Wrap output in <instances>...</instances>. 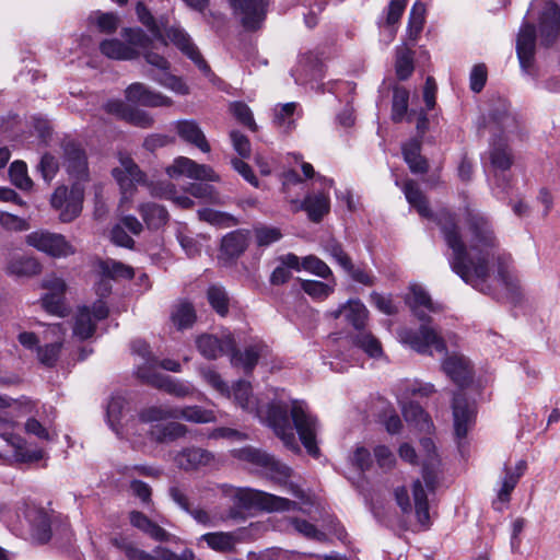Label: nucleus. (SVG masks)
<instances>
[{
    "instance_id": "1",
    "label": "nucleus",
    "mask_w": 560,
    "mask_h": 560,
    "mask_svg": "<svg viewBox=\"0 0 560 560\" xmlns=\"http://www.w3.org/2000/svg\"><path fill=\"white\" fill-rule=\"evenodd\" d=\"M435 220L452 250L451 268L466 283L483 293H491L497 284L515 288L512 258L501 250L492 224L483 213L470 208L465 210V236L459 221L450 211L441 210Z\"/></svg>"
},
{
    "instance_id": "2",
    "label": "nucleus",
    "mask_w": 560,
    "mask_h": 560,
    "mask_svg": "<svg viewBox=\"0 0 560 560\" xmlns=\"http://www.w3.org/2000/svg\"><path fill=\"white\" fill-rule=\"evenodd\" d=\"M136 13L138 21L151 36L140 27H126L121 32L126 43L116 38L106 39L100 45L102 54L118 60H132L142 56L152 67L150 75L155 82L176 94L187 95L189 88L182 78L170 72L171 63L159 52L158 44L167 47L168 43H173L205 73L210 72L209 66L189 35L179 26H170L166 15L155 18L142 2L137 3Z\"/></svg>"
},
{
    "instance_id": "3",
    "label": "nucleus",
    "mask_w": 560,
    "mask_h": 560,
    "mask_svg": "<svg viewBox=\"0 0 560 560\" xmlns=\"http://www.w3.org/2000/svg\"><path fill=\"white\" fill-rule=\"evenodd\" d=\"M408 304L413 314L423 322V324L418 329H399L398 338L400 342L422 354H432V349L439 353L444 352L446 350L444 339L428 325V316L421 310V307H423L428 312L436 313L441 311V305L435 304L427 291L419 285L411 287Z\"/></svg>"
},
{
    "instance_id": "4",
    "label": "nucleus",
    "mask_w": 560,
    "mask_h": 560,
    "mask_svg": "<svg viewBox=\"0 0 560 560\" xmlns=\"http://www.w3.org/2000/svg\"><path fill=\"white\" fill-rule=\"evenodd\" d=\"M84 185L73 183L70 188L58 186L50 198V206L59 212V220L69 223L82 212L84 201Z\"/></svg>"
},
{
    "instance_id": "5",
    "label": "nucleus",
    "mask_w": 560,
    "mask_h": 560,
    "mask_svg": "<svg viewBox=\"0 0 560 560\" xmlns=\"http://www.w3.org/2000/svg\"><path fill=\"white\" fill-rule=\"evenodd\" d=\"M234 499L241 508L245 509L260 508L269 512L300 510L294 501L250 488L236 489Z\"/></svg>"
},
{
    "instance_id": "6",
    "label": "nucleus",
    "mask_w": 560,
    "mask_h": 560,
    "mask_svg": "<svg viewBox=\"0 0 560 560\" xmlns=\"http://www.w3.org/2000/svg\"><path fill=\"white\" fill-rule=\"evenodd\" d=\"M233 456L261 468L262 472L275 482L285 485L291 476V469L287 465L264 451L254 447H243L234 450Z\"/></svg>"
},
{
    "instance_id": "7",
    "label": "nucleus",
    "mask_w": 560,
    "mask_h": 560,
    "mask_svg": "<svg viewBox=\"0 0 560 560\" xmlns=\"http://www.w3.org/2000/svg\"><path fill=\"white\" fill-rule=\"evenodd\" d=\"M15 425V420L2 418L0 416V436L12 448V455L11 457H7L5 462L32 464L43 459L45 453L42 448L27 445V443L21 436L10 432V430H13Z\"/></svg>"
},
{
    "instance_id": "8",
    "label": "nucleus",
    "mask_w": 560,
    "mask_h": 560,
    "mask_svg": "<svg viewBox=\"0 0 560 560\" xmlns=\"http://www.w3.org/2000/svg\"><path fill=\"white\" fill-rule=\"evenodd\" d=\"M27 245L54 258H65L75 253L73 245L59 233L34 231L25 236Z\"/></svg>"
},
{
    "instance_id": "9",
    "label": "nucleus",
    "mask_w": 560,
    "mask_h": 560,
    "mask_svg": "<svg viewBox=\"0 0 560 560\" xmlns=\"http://www.w3.org/2000/svg\"><path fill=\"white\" fill-rule=\"evenodd\" d=\"M291 417L304 447L312 456H317L319 450L316 445L317 422L308 412L303 401L294 400L291 407Z\"/></svg>"
},
{
    "instance_id": "10",
    "label": "nucleus",
    "mask_w": 560,
    "mask_h": 560,
    "mask_svg": "<svg viewBox=\"0 0 560 560\" xmlns=\"http://www.w3.org/2000/svg\"><path fill=\"white\" fill-rule=\"evenodd\" d=\"M107 315L108 307L102 300L94 302L91 307H79L73 325L74 336L82 340L92 337L96 328V323L106 318Z\"/></svg>"
},
{
    "instance_id": "11",
    "label": "nucleus",
    "mask_w": 560,
    "mask_h": 560,
    "mask_svg": "<svg viewBox=\"0 0 560 560\" xmlns=\"http://www.w3.org/2000/svg\"><path fill=\"white\" fill-rule=\"evenodd\" d=\"M266 421L283 444L294 452L300 450L299 444L288 418V408L278 404L268 407Z\"/></svg>"
},
{
    "instance_id": "12",
    "label": "nucleus",
    "mask_w": 560,
    "mask_h": 560,
    "mask_svg": "<svg viewBox=\"0 0 560 560\" xmlns=\"http://www.w3.org/2000/svg\"><path fill=\"white\" fill-rule=\"evenodd\" d=\"M62 166L74 183L89 180L88 159L84 150L73 141L63 143Z\"/></svg>"
},
{
    "instance_id": "13",
    "label": "nucleus",
    "mask_w": 560,
    "mask_h": 560,
    "mask_svg": "<svg viewBox=\"0 0 560 560\" xmlns=\"http://www.w3.org/2000/svg\"><path fill=\"white\" fill-rule=\"evenodd\" d=\"M170 177L187 176L200 182H219L220 176L214 170L206 164H198L194 160L179 156L166 168Z\"/></svg>"
},
{
    "instance_id": "14",
    "label": "nucleus",
    "mask_w": 560,
    "mask_h": 560,
    "mask_svg": "<svg viewBox=\"0 0 560 560\" xmlns=\"http://www.w3.org/2000/svg\"><path fill=\"white\" fill-rule=\"evenodd\" d=\"M233 14L237 16L246 30L260 27L266 15L265 0H228Z\"/></svg>"
},
{
    "instance_id": "15",
    "label": "nucleus",
    "mask_w": 560,
    "mask_h": 560,
    "mask_svg": "<svg viewBox=\"0 0 560 560\" xmlns=\"http://www.w3.org/2000/svg\"><path fill=\"white\" fill-rule=\"evenodd\" d=\"M453 427L458 442L467 436L468 431L474 424L475 408L463 393L454 395L453 399Z\"/></svg>"
},
{
    "instance_id": "16",
    "label": "nucleus",
    "mask_w": 560,
    "mask_h": 560,
    "mask_svg": "<svg viewBox=\"0 0 560 560\" xmlns=\"http://www.w3.org/2000/svg\"><path fill=\"white\" fill-rule=\"evenodd\" d=\"M137 375L144 382L179 398L192 396L196 392L195 387L188 382L177 381L170 376L153 375L145 368H140Z\"/></svg>"
},
{
    "instance_id": "17",
    "label": "nucleus",
    "mask_w": 560,
    "mask_h": 560,
    "mask_svg": "<svg viewBox=\"0 0 560 560\" xmlns=\"http://www.w3.org/2000/svg\"><path fill=\"white\" fill-rule=\"evenodd\" d=\"M199 352L207 359H217L230 354L234 350L235 340L231 334H223L221 338L213 335H201L196 340Z\"/></svg>"
},
{
    "instance_id": "18",
    "label": "nucleus",
    "mask_w": 560,
    "mask_h": 560,
    "mask_svg": "<svg viewBox=\"0 0 560 560\" xmlns=\"http://www.w3.org/2000/svg\"><path fill=\"white\" fill-rule=\"evenodd\" d=\"M126 98L128 102L149 107L171 106L172 100L159 92H155L144 85L136 82L126 89Z\"/></svg>"
},
{
    "instance_id": "19",
    "label": "nucleus",
    "mask_w": 560,
    "mask_h": 560,
    "mask_svg": "<svg viewBox=\"0 0 560 560\" xmlns=\"http://www.w3.org/2000/svg\"><path fill=\"white\" fill-rule=\"evenodd\" d=\"M131 351L133 354H137L140 358V362L138 363L137 372L140 368H145L153 375H158L155 373V368L161 366L164 370L172 372H179L180 364L176 361L166 359L159 361L155 357L151 354L149 346L143 340H133L131 343Z\"/></svg>"
},
{
    "instance_id": "20",
    "label": "nucleus",
    "mask_w": 560,
    "mask_h": 560,
    "mask_svg": "<svg viewBox=\"0 0 560 560\" xmlns=\"http://www.w3.org/2000/svg\"><path fill=\"white\" fill-rule=\"evenodd\" d=\"M539 32L544 45L552 44L560 33V8L555 2H547L539 19Z\"/></svg>"
},
{
    "instance_id": "21",
    "label": "nucleus",
    "mask_w": 560,
    "mask_h": 560,
    "mask_svg": "<svg viewBox=\"0 0 560 560\" xmlns=\"http://www.w3.org/2000/svg\"><path fill=\"white\" fill-rule=\"evenodd\" d=\"M113 176L122 190L124 199L126 194L132 188L136 183L143 180V174L138 165L127 155L119 156V166L113 170Z\"/></svg>"
},
{
    "instance_id": "22",
    "label": "nucleus",
    "mask_w": 560,
    "mask_h": 560,
    "mask_svg": "<svg viewBox=\"0 0 560 560\" xmlns=\"http://www.w3.org/2000/svg\"><path fill=\"white\" fill-rule=\"evenodd\" d=\"M536 30L533 24H524L518 33L516 40V52L524 71L528 72L535 55Z\"/></svg>"
},
{
    "instance_id": "23",
    "label": "nucleus",
    "mask_w": 560,
    "mask_h": 560,
    "mask_svg": "<svg viewBox=\"0 0 560 560\" xmlns=\"http://www.w3.org/2000/svg\"><path fill=\"white\" fill-rule=\"evenodd\" d=\"M214 462V455L201 447H186L174 456L176 466L184 470H195L209 466Z\"/></svg>"
},
{
    "instance_id": "24",
    "label": "nucleus",
    "mask_w": 560,
    "mask_h": 560,
    "mask_svg": "<svg viewBox=\"0 0 560 560\" xmlns=\"http://www.w3.org/2000/svg\"><path fill=\"white\" fill-rule=\"evenodd\" d=\"M442 369L459 386L466 385L472 377L470 362L463 354L453 353L446 357L442 363Z\"/></svg>"
},
{
    "instance_id": "25",
    "label": "nucleus",
    "mask_w": 560,
    "mask_h": 560,
    "mask_svg": "<svg viewBox=\"0 0 560 560\" xmlns=\"http://www.w3.org/2000/svg\"><path fill=\"white\" fill-rule=\"evenodd\" d=\"M421 452H423L422 459V477L428 490L433 491L436 482V474L440 465L435 452V445L430 438H424L420 441Z\"/></svg>"
},
{
    "instance_id": "26",
    "label": "nucleus",
    "mask_w": 560,
    "mask_h": 560,
    "mask_svg": "<svg viewBox=\"0 0 560 560\" xmlns=\"http://www.w3.org/2000/svg\"><path fill=\"white\" fill-rule=\"evenodd\" d=\"M105 109L140 128H149L153 125V118L149 113L142 109L130 108L124 102L118 100L109 101L105 105Z\"/></svg>"
},
{
    "instance_id": "27",
    "label": "nucleus",
    "mask_w": 560,
    "mask_h": 560,
    "mask_svg": "<svg viewBox=\"0 0 560 560\" xmlns=\"http://www.w3.org/2000/svg\"><path fill=\"white\" fill-rule=\"evenodd\" d=\"M175 130L183 141L195 145L203 153L210 152V144L197 121L192 119L178 120L175 122Z\"/></svg>"
},
{
    "instance_id": "28",
    "label": "nucleus",
    "mask_w": 560,
    "mask_h": 560,
    "mask_svg": "<svg viewBox=\"0 0 560 560\" xmlns=\"http://www.w3.org/2000/svg\"><path fill=\"white\" fill-rule=\"evenodd\" d=\"M526 467L527 464L525 460L517 462L514 469L504 466V475L501 478V486L497 493L499 502L508 503L510 501L511 493L518 483L521 477L524 475Z\"/></svg>"
},
{
    "instance_id": "29",
    "label": "nucleus",
    "mask_w": 560,
    "mask_h": 560,
    "mask_svg": "<svg viewBox=\"0 0 560 560\" xmlns=\"http://www.w3.org/2000/svg\"><path fill=\"white\" fill-rule=\"evenodd\" d=\"M490 118L495 128L504 135H510L518 129L517 117L510 112L505 101H498V104L491 109Z\"/></svg>"
},
{
    "instance_id": "30",
    "label": "nucleus",
    "mask_w": 560,
    "mask_h": 560,
    "mask_svg": "<svg viewBox=\"0 0 560 560\" xmlns=\"http://www.w3.org/2000/svg\"><path fill=\"white\" fill-rule=\"evenodd\" d=\"M130 524L156 541H166L171 534L139 511L129 513Z\"/></svg>"
},
{
    "instance_id": "31",
    "label": "nucleus",
    "mask_w": 560,
    "mask_h": 560,
    "mask_svg": "<svg viewBox=\"0 0 560 560\" xmlns=\"http://www.w3.org/2000/svg\"><path fill=\"white\" fill-rule=\"evenodd\" d=\"M115 545L120 548L128 560H174L175 552L163 548L158 547L153 550L152 553L145 552L144 550L138 549L126 541H118L117 539L114 541Z\"/></svg>"
},
{
    "instance_id": "32",
    "label": "nucleus",
    "mask_w": 560,
    "mask_h": 560,
    "mask_svg": "<svg viewBox=\"0 0 560 560\" xmlns=\"http://www.w3.org/2000/svg\"><path fill=\"white\" fill-rule=\"evenodd\" d=\"M188 433V428L179 422L171 421L167 423H156L149 428V434L152 440L159 443L171 442L184 438Z\"/></svg>"
},
{
    "instance_id": "33",
    "label": "nucleus",
    "mask_w": 560,
    "mask_h": 560,
    "mask_svg": "<svg viewBox=\"0 0 560 560\" xmlns=\"http://www.w3.org/2000/svg\"><path fill=\"white\" fill-rule=\"evenodd\" d=\"M175 420L205 424L217 421L215 412L198 405L175 407Z\"/></svg>"
},
{
    "instance_id": "34",
    "label": "nucleus",
    "mask_w": 560,
    "mask_h": 560,
    "mask_svg": "<svg viewBox=\"0 0 560 560\" xmlns=\"http://www.w3.org/2000/svg\"><path fill=\"white\" fill-rule=\"evenodd\" d=\"M332 316L335 318L343 316L355 330H360L365 326L368 310L360 301H349L346 305L332 312Z\"/></svg>"
},
{
    "instance_id": "35",
    "label": "nucleus",
    "mask_w": 560,
    "mask_h": 560,
    "mask_svg": "<svg viewBox=\"0 0 560 560\" xmlns=\"http://www.w3.org/2000/svg\"><path fill=\"white\" fill-rule=\"evenodd\" d=\"M489 159L491 165L499 171H508L513 164V154L508 145L506 139L499 138L494 140L489 149Z\"/></svg>"
},
{
    "instance_id": "36",
    "label": "nucleus",
    "mask_w": 560,
    "mask_h": 560,
    "mask_svg": "<svg viewBox=\"0 0 560 560\" xmlns=\"http://www.w3.org/2000/svg\"><path fill=\"white\" fill-rule=\"evenodd\" d=\"M301 209L305 210L313 222H319L322 218L329 212V196L324 192L308 195L301 203Z\"/></svg>"
},
{
    "instance_id": "37",
    "label": "nucleus",
    "mask_w": 560,
    "mask_h": 560,
    "mask_svg": "<svg viewBox=\"0 0 560 560\" xmlns=\"http://www.w3.org/2000/svg\"><path fill=\"white\" fill-rule=\"evenodd\" d=\"M265 350L266 346L262 343L252 345L247 347L244 352H240L234 348V350L230 352L231 363L234 366L244 369L246 372H250Z\"/></svg>"
},
{
    "instance_id": "38",
    "label": "nucleus",
    "mask_w": 560,
    "mask_h": 560,
    "mask_svg": "<svg viewBox=\"0 0 560 560\" xmlns=\"http://www.w3.org/2000/svg\"><path fill=\"white\" fill-rule=\"evenodd\" d=\"M199 539L205 541L210 549L222 553L232 552L238 542L236 535L228 532L207 533Z\"/></svg>"
},
{
    "instance_id": "39",
    "label": "nucleus",
    "mask_w": 560,
    "mask_h": 560,
    "mask_svg": "<svg viewBox=\"0 0 560 560\" xmlns=\"http://www.w3.org/2000/svg\"><path fill=\"white\" fill-rule=\"evenodd\" d=\"M248 245V232L236 230L228 233L221 242V253L229 258H236Z\"/></svg>"
},
{
    "instance_id": "40",
    "label": "nucleus",
    "mask_w": 560,
    "mask_h": 560,
    "mask_svg": "<svg viewBox=\"0 0 560 560\" xmlns=\"http://www.w3.org/2000/svg\"><path fill=\"white\" fill-rule=\"evenodd\" d=\"M233 397L236 405L240 406L243 410L252 412L257 417H261V409L252 395L250 383L238 381L233 386Z\"/></svg>"
},
{
    "instance_id": "41",
    "label": "nucleus",
    "mask_w": 560,
    "mask_h": 560,
    "mask_svg": "<svg viewBox=\"0 0 560 560\" xmlns=\"http://www.w3.org/2000/svg\"><path fill=\"white\" fill-rule=\"evenodd\" d=\"M139 212L149 229H160L168 221L167 210L154 202L142 203Z\"/></svg>"
},
{
    "instance_id": "42",
    "label": "nucleus",
    "mask_w": 560,
    "mask_h": 560,
    "mask_svg": "<svg viewBox=\"0 0 560 560\" xmlns=\"http://www.w3.org/2000/svg\"><path fill=\"white\" fill-rule=\"evenodd\" d=\"M42 266L37 259L27 256H14L7 266L10 275L18 277H31L40 272Z\"/></svg>"
},
{
    "instance_id": "43",
    "label": "nucleus",
    "mask_w": 560,
    "mask_h": 560,
    "mask_svg": "<svg viewBox=\"0 0 560 560\" xmlns=\"http://www.w3.org/2000/svg\"><path fill=\"white\" fill-rule=\"evenodd\" d=\"M412 497L418 523L427 528L430 524L429 502L427 490L420 480H415L412 483Z\"/></svg>"
},
{
    "instance_id": "44",
    "label": "nucleus",
    "mask_w": 560,
    "mask_h": 560,
    "mask_svg": "<svg viewBox=\"0 0 560 560\" xmlns=\"http://www.w3.org/2000/svg\"><path fill=\"white\" fill-rule=\"evenodd\" d=\"M421 143L418 140H410L402 147L405 162L412 173L422 174L428 171V163L420 154Z\"/></svg>"
},
{
    "instance_id": "45",
    "label": "nucleus",
    "mask_w": 560,
    "mask_h": 560,
    "mask_svg": "<svg viewBox=\"0 0 560 560\" xmlns=\"http://www.w3.org/2000/svg\"><path fill=\"white\" fill-rule=\"evenodd\" d=\"M352 343L363 350L369 357L378 359L383 355V349L380 340L370 331L364 329L357 330L351 337Z\"/></svg>"
},
{
    "instance_id": "46",
    "label": "nucleus",
    "mask_w": 560,
    "mask_h": 560,
    "mask_svg": "<svg viewBox=\"0 0 560 560\" xmlns=\"http://www.w3.org/2000/svg\"><path fill=\"white\" fill-rule=\"evenodd\" d=\"M28 517L32 525L33 536L39 542L48 541L51 535L49 514L43 509H38L31 511Z\"/></svg>"
},
{
    "instance_id": "47",
    "label": "nucleus",
    "mask_w": 560,
    "mask_h": 560,
    "mask_svg": "<svg viewBox=\"0 0 560 560\" xmlns=\"http://www.w3.org/2000/svg\"><path fill=\"white\" fill-rule=\"evenodd\" d=\"M168 419L175 420V407L150 406L139 412V421L143 424H150V428Z\"/></svg>"
},
{
    "instance_id": "48",
    "label": "nucleus",
    "mask_w": 560,
    "mask_h": 560,
    "mask_svg": "<svg viewBox=\"0 0 560 560\" xmlns=\"http://www.w3.org/2000/svg\"><path fill=\"white\" fill-rule=\"evenodd\" d=\"M402 189L407 201L416 208L418 213L421 217L431 218L432 213L429 209L428 201L417 184L413 180H407Z\"/></svg>"
},
{
    "instance_id": "49",
    "label": "nucleus",
    "mask_w": 560,
    "mask_h": 560,
    "mask_svg": "<svg viewBox=\"0 0 560 560\" xmlns=\"http://www.w3.org/2000/svg\"><path fill=\"white\" fill-rule=\"evenodd\" d=\"M34 404L31 400L14 401L8 397L0 396V416L2 418L13 419L31 413L33 411Z\"/></svg>"
},
{
    "instance_id": "50",
    "label": "nucleus",
    "mask_w": 560,
    "mask_h": 560,
    "mask_svg": "<svg viewBox=\"0 0 560 560\" xmlns=\"http://www.w3.org/2000/svg\"><path fill=\"white\" fill-rule=\"evenodd\" d=\"M152 194L154 196L172 200L180 208L189 209L194 206L192 199L185 195H177L176 188L172 183H160L153 187Z\"/></svg>"
},
{
    "instance_id": "51",
    "label": "nucleus",
    "mask_w": 560,
    "mask_h": 560,
    "mask_svg": "<svg viewBox=\"0 0 560 560\" xmlns=\"http://www.w3.org/2000/svg\"><path fill=\"white\" fill-rule=\"evenodd\" d=\"M197 215L200 221L219 228H231L238 223L232 214L211 208L199 209Z\"/></svg>"
},
{
    "instance_id": "52",
    "label": "nucleus",
    "mask_w": 560,
    "mask_h": 560,
    "mask_svg": "<svg viewBox=\"0 0 560 560\" xmlns=\"http://www.w3.org/2000/svg\"><path fill=\"white\" fill-rule=\"evenodd\" d=\"M172 322L178 330L187 329L196 320V313L192 305L188 302L178 303L172 312Z\"/></svg>"
},
{
    "instance_id": "53",
    "label": "nucleus",
    "mask_w": 560,
    "mask_h": 560,
    "mask_svg": "<svg viewBox=\"0 0 560 560\" xmlns=\"http://www.w3.org/2000/svg\"><path fill=\"white\" fill-rule=\"evenodd\" d=\"M401 409L405 420L415 423L420 430L428 431L432 427L429 415L418 404H404Z\"/></svg>"
},
{
    "instance_id": "54",
    "label": "nucleus",
    "mask_w": 560,
    "mask_h": 560,
    "mask_svg": "<svg viewBox=\"0 0 560 560\" xmlns=\"http://www.w3.org/2000/svg\"><path fill=\"white\" fill-rule=\"evenodd\" d=\"M127 406V401L121 396H114L109 400L107 405V421L109 427L116 434L121 435L122 427L120 425V420L122 418V412Z\"/></svg>"
},
{
    "instance_id": "55",
    "label": "nucleus",
    "mask_w": 560,
    "mask_h": 560,
    "mask_svg": "<svg viewBox=\"0 0 560 560\" xmlns=\"http://www.w3.org/2000/svg\"><path fill=\"white\" fill-rule=\"evenodd\" d=\"M98 266L102 273L112 279H131L135 275L130 266L110 258L101 260Z\"/></svg>"
},
{
    "instance_id": "56",
    "label": "nucleus",
    "mask_w": 560,
    "mask_h": 560,
    "mask_svg": "<svg viewBox=\"0 0 560 560\" xmlns=\"http://www.w3.org/2000/svg\"><path fill=\"white\" fill-rule=\"evenodd\" d=\"M207 298L211 307L220 316H225L228 314L230 298L223 287L217 284L209 287Z\"/></svg>"
},
{
    "instance_id": "57",
    "label": "nucleus",
    "mask_w": 560,
    "mask_h": 560,
    "mask_svg": "<svg viewBox=\"0 0 560 560\" xmlns=\"http://www.w3.org/2000/svg\"><path fill=\"white\" fill-rule=\"evenodd\" d=\"M187 191L195 198L202 199L207 202L214 205H222L223 201L221 199L218 190L210 184L200 182L190 184L187 188Z\"/></svg>"
},
{
    "instance_id": "58",
    "label": "nucleus",
    "mask_w": 560,
    "mask_h": 560,
    "mask_svg": "<svg viewBox=\"0 0 560 560\" xmlns=\"http://www.w3.org/2000/svg\"><path fill=\"white\" fill-rule=\"evenodd\" d=\"M296 109V103L291 102L283 104L275 109L273 122L283 131H289L294 127V112Z\"/></svg>"
},
{
    "instance_id": "59",
    "label": "nucleus",
    "mask_w": 560,
    "mask_h": 560,
    "mask_svg": "<svg viewBox=\"0 0 560 560\" xmlns=\"http://www.w3.org/2000/svg\"><path fill=\"white\" fill-rule=\"evenodd\" d=\"M396 74L399 80L408 79L413 72V52L407 47H400L396 57Z\"/></svg>"
},
{
    "instance_id": "60",
    "label": "nucleus",
    "mask_w": 560,
    "mask_h": 560,
    "mask_svg": "<svg viewBox=\"0 0 560 560\" xmlns=\"http://www.w3.org/2000/svg\"><path fill=\"white\" fill-rule=\"evenodd\" d=\"M11 182L22 190H30L33 187V180L27 174V166L22 161H14L9 170Z\"/></svg>"
},
{
    "instance_id": "61",
    "label": "nucleus",
    "mask_w": 560,
    "mask_h": 560,
    "mask_svg": "<svg viewBox=\"0 0 560 560\" xmlns=\"http://www.w3.org/2000/svg\"><path fill=\"white\" fill-rule=\"evenodd\" d=\"M409 92L402 88H396L393 95L392 119L396 122L402 120L408 108Z\"/></svg>"
},
{
    "instance_id": "62",
    "label": "nucleus",
    "mask_w": 560,
    "mask_h": 560,
    "mask_svg": "<svg viewBox=\"0 0 560 560\" xmlns=\"http://www.w3.org/2000/svg\"><path fill=\"white\" fill-rule=\"evenodd\" d=\"M424 13L425 5L421 1H417L410 10L408 30L409 36L413 39L418 36L423 27Z\"/></svg>"
},
{
    "instance_id": "63",
    "label": "nucleus",
    "mask_w": 560,
    "mask_h": 560,
    "mask_svg": "<svg viewBox=\"0 0 560 560\" xmlns=\"http://www.w3.org/2000/svg\"><path fill=\"white\" fill-rule=\"evenodd\" d=\"M290 524L293 526V528L304 537L317 541H323L326 539V535L318 530L315 525L312 523L301 520V518H291Z\"/></svg>"
},
{
    "instance_id": "64",
    "label": "nucleus",
    "mask_w": 560,
    "mask_h": 560,
    "mask_svg": "<svg viewBox=\"0 0 560 560\" xmlns=\"http://www.w3.org/2000/svg\"><path fill=\"white\" fill-rule=\"evenodd\" d=\"M254 234L258 246H269L282 237L278 228L266 225L255 228Z\"/></svg>"
}]
</instances>
